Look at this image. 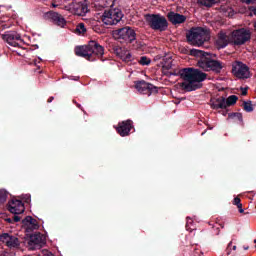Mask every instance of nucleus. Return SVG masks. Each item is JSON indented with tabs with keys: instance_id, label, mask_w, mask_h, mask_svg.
I'll return each instance as SVG.
<instances>
[{
	"instance_id": "39",
	"label": "nucleus",
	"mask_w": 256,
	"mask_h": 256,
	"mask_svg": "<svg viewBox=\"0 0 256 256\" xmlns=\"http://www.w3.org/2000/svg\"><path fill=\"white\" fill-rule=\"evenodd\" d=\"M109 1L111 3L110 7H113V5H115V1H117V0H109Z\"/></svg>"
},
{
	"instance_id": "44",
	"label": "nucleus",
	"mask_w": 256,
	"mask_h": 256,
	"mask_svg": "<svg viewBox=\"0 0 256 256\" xmlns=\"http://www.w3.org/2000/svg\"><path fill=\"white\" fill-rule=\"evenodd\" d=\"M74 81H79V77H75V78H74Z\"/></svg>"
},
{
	"instance_id": "30",
	"label": "nucleus",
	"mask_w": 256,
	"mask_h": 256,
	"mask_svg": "<svg viewBox=\"0 0 256 256\" xmlns=\"http://www.w3.org/2000/svg\"><path fill=\"white\" fill-rule=\"evenodd\" d=\"M233 205H236L239 209V213H245V210H243V204H241V198L235 197L233 200Z\"/></svg>"
},
{
	"instance_id": "34",
	"label": "nucleus",
	"mask_w": 256,
	"mask_h": 256,
	"mask_svg": "<svg viewBox=\"0 0 256 256\" xmlns=\"http://www.w3.org/2000/svg\"><path fill=\"white\" fill-rule=\"evenodd\" d=\"M240 91H241V95L245 96V95H247V91H249V88L248 87H246V88L241 87Z\"/></svg>"
},
{
	"instance_id": "8",
	"label": "nucleus",
	"mask_w": 256,
	"mask_h": 256,
	"mask_svg": "<svg viewBox=\"0 0 256 256\" xmlns=\"http://www.w3.org/2000/svg\"><path fill=\"white\" fill-rule=\"evenodd\" d=\"M247 41H251V31L241 28L232 32V42L234 45H245Z\"/></svg>"
},
{
	"instance_id": "38",
	"label": "nucleus",
	"mask_w": 256,
	"mask_h": 256,
	"mask_svg": "<svg viewBox=\"0 0 256 256\" xmlns=\"http://www.w3.org/2000/svg\"><path fill=\"white\" fill-rule=\"evenodd\" d=\"M76 107H78V109H81V111H83V113H86L85 110L83 109V107L81 106V104L77 103Z\"/></svg>"
},
{
	"instance_id": "20",
	"label": "nucleus",
	"mask_w": 256,
	"mask_h": 256,
	"mask_svg": "<svg viewBox=\"0 0 256 256\" xmlns=\"http://www.w3.org/2000/svg\"><path fill=\"white\" fill-rule=\"evenodd\" d=\"M167 17L168 21H170L172 25H181V23H185V21H187V16L173 11L169 12Z\"/></svg>"
},
{
	"instance_id": "21",
	"label": "nucleus",
	"mask_w": 256,
	"mask_h": 256,
	"mask_svg": "<svg viewBox=\"0 0 256 256\" xmlns=\"http://www.w3.org/2000/svg\"><path fill=\"white\" fill-rule=\"evenodd\" d=\"M217 49H225L229 45V36L225 32H219L215 41Z\"/></svg>"
},
{
	"instance_id": "17",
	"label": "nucleus",
	"mask_w": 256,
	"mask_h": 256,
	"mask_svg": "<svg viewBox=\"0 0 256 256\" xmlns=\"http://www.w3.org/2000/svg\"><path fill=\"white\" fill-rule=\"evenodd\" d=\"M132 129H133V121L125 120L118 123V127L116 128V131L117 133H119L121 137H127V135L131 133Z\"/></svg>"
},
{
	"instance_id": "29",
	"label": "nucleus",
	"mask_w": 256,
	"mask_h": 256,
	"mask_svg": "<svg viewBox=\"0 0 256 256\" xmlns=\"http://www.w3.org/2000/svg\"><path fill=\"white\" fill-rule=\"evenodd\" d=\"M198 3L204 7H213L217 3V0H198Z\"/></svg>"
},
{
	"instance_id": "3",
	"label": "nucleus",
	"mask_w": 256,
	"mask_h": 256,
	"mask_svg": "<svg viewBox=\"0 0 256 256\" xmlns=\"http://www.w3.org/2000/svg\"><path fill=\"white\" fill-rule=\"evenodd\" d=\"M186 39L189 45H193L194 47H201L205 41H209L210 39L209 30L203 27L191 28L186 33Z\"/></svg>"
},
{
	"instance_id": "1",
	"label": "nucleus",
	"mask_w": 256,
	"mask_h": 256,
	"mask_svg": "<svg viewBox=\"0 0 256 256\" xmlns=\"http://www.w3.org/2000/svg\"><path fill=\"white\" fill-rule=\"evenodd\" d=\"M190 55L197 57L196 67H199V69L203 71H213V73L219 75L221 70L225 67V63L215 60V54L203 50L191 49Z\"/></svg>"
},
{
	"instance_id": "36",
	"label": "nucleus",
	"mask_w": 256,
	"mask_h": 256,
	"mask_svg": "<svg viewBox=\"0 0 256 256\" xmlns=\"http://www.w3.org/2000/svg\"><path fill=\"white\" fill-rule=\"evenodd\" d=\"M243 3H246V5H253L255 3V0H242Z\"/></svg>"
},
{
	"instance_id": "23",
	"label": "nucleus",
	"mask_w": 256,
	"mask_h": 256,
	"mask_svg": "<svg viewBox=\"0 0 256 256\" xmlns=\"http://www.w3.org/2000/svg\"><path fill=\"white\" fill-rule=\"evenodd\" d=\"M211 109H227L225 104V97L220 96L218 98H211L210 100Z\"/></svg>"
},
{
	"instance_id": "41",
	"label": "nucleus",
	"mask_w": 256,
	"mask_h": 256,
	"mask_svg": "<svg viewBox=\"0 0 256 256\" xmlns=\"http://www.w3.org/2000/svg\"><path fill=\"white\" fill-rule=\"evenodd\" d=\"M6 221H7L8 223H13V220H12L11 218H8Z\"/></svg>"
},
{
	"instance_id": "13",
	"label": "nucleus",
	"mask_w": 256,
	"mask_h": 256,
	"mask_svg": "<svg viewBox=\"0 0 256 256\" xmlns=\"http://www.w3.org/2000/svg\"><path fill=\"white\" fill-rule=\"evenodd\" d=\"M0 241L9 249H19V247H21V240L14 235H10L9 233L1 234Z\"/></svg>"
},
{
	"instance_id": "9",
	"label": "nucleus",
	"mask_w": 256,
	"mask_h": 256,
	"mask_svg": "<svg viewBox=\"0 0 256 256\" xmlns=\"http://www.w3.org/2000/svg\"><path fill=\"white\" fill-rule=\"evenodd\" d=\"M88 49L90 54V59H101L103 61V55H105V48L101 46L97 41L91 40L88 43Z\"/></svg>"
},
{
	"instance_id": "37",
	"label": "nucleus",
	"mask_w": 256,
	"mask_h": 256,
	"mask_svg": "<svg viewBox=\"0 0 256 256\" xmlns=\"http://www.w3.org/2000/svg\"><path fill=\"white\" fill-rule=\"evenodd\" d=\"M55 100V97L50 96L47 100V103H53V101Z\"/></svg>"
},
{
	"instance_id": "40",
	"label": "nucleus",
	"mask_w": 256,
	"mask_h": 256,
	"mask_svg": "<svg viewBox=\"0 0 256 256\" xmlns=\"http://www.w3.org/2000/svg\"><path fill=\"white\" fill-rule=\"evenodd\" d=\"M231 248V242L229 243V245H228V248H227V255H229L230 254V252H229V249Z\"/></svg>"
},
{
	"instance_id": "26",
	"label": "nucleus",
	"mask_w": 256,
	"mask_h": 256,
	"mask_svg": "<svg viewBox=\"0 0 256 256\" xmlns=\"http://www.w3.org/2000/svg\"><path fill=\"white\" fill-rule=\"evenodd\" d=\"M238 100L239 97H237L236 95L229 96L227 99H225L226 109L227 107H232V105H235V103H237Z\"/></svg>"
},
{
	"instance_id": "28",
	"label": "nucleus",
	"mask_w": 256,
	"mask_h": 256,
	"mask_svg": "<svg viewBox=\"0 0 256 256\" xmlns=\"http://www.w3.org/2000/svg\"><path fill=\"white\" fill-rule=\"evenodd\" d=\"M9 197V192L5 189H0V205H3Z\"/></svg>"
},
{
	"instance_id": "47",
	"label": "nucleus",
	"mask_w": 256,
	"mask_h": 256,
	"mask_svg": "<svg viewBox=\"0 0 256 256\" xmlns=\"http://www.w3.org/2000/svg\"><path fill=\"white\" fill-rule=\"evenodd\" d=\"M73 103H74V105H77V101L76 100H73Z\"/></svg>"
},
{
	"instance_id": "42",
	"label": "nucleus",
	"mask_w": 256,
	"mask_h": 256,
	"mask_svg": "<svg viewBox=\"0 0 256 256\" xmlns=\"http://www.w3.org/2000/svg\"><path fill=\"white\" fill-rule=\"evenodd\" d=\"M243 249H244V251H248L249 246H244Z\"/></svg>"
},
{
	"instance_id": "2",
	"label": "nucleus",
	"mask_w": 256,
	"mask_h": 256,
	"mask_svg": "<svg viewBox=\"0 0 256 256\" xmlns=\"http://www.w3.org/2000/svg\"><path fill=\"white\" fill-rule=\"evenodd\" d=\"M179 75L181 79L187 81L183 82L181 87L184 91L188 92L201 89L202 85L196 83H203L207 79V73L195 68H183L179 71Z\"/></svg>"
},
{
	"instance_id": "22",
	"label": "nucleus",
	"mask_w": 256,
	"mask_h": 256,
	"mask_svg": "<svg viewBox=\"0 0 256 256\" xmlns=\"http://www.w3.org/2000/svg\"><path fill=\"white\" fill-rule=\"evenodd\" d=\"M47 15L55 25H58V27H65L67 21H65V18H63L61 14L57 12H49Z\"/></svg>"
},
{
	"instance_id": "25",
	"label": "nucleus",
	"mask_w": 256,
	"mask_h": 256,
	"mask_svg": "<svg viewBox=\"0 0 256 256\" xmlns=\"http://www.w3.org/2000/svg\"><path fill=\"white\" fill-rule=\"evenodd\" d=\"M228 119H237L241 125H244L243 123V114L240 112H232L228 114Z\"/></svg>"
},
{
	"instance_id": "15",
	"label": "nucleus",
	"mask_w": 256,
	"mask_h": 256,
	"mask_svg": "<svg viewBox=\"0 0 256 256\" xmlns=\"http://www.w3.org/2000/svg\"><path fill=\"white\" fill-rule=\"evenodd\" d=\"M2 39L8 43L11 47H19L20 43H23V39H21V34L15 32V31H9L6 32L3 36Z\"/></svg>"
},
{
	"instance_id": "14",
	"label": "nucleus",
	"mask_w": 256,
	"mask_h": 256,
	"mask_svg": "<svg viewBox=\"0 0 256 256\" xmlns=\"http://www.w3.org/2000/svg\"><path fill=\"white\" fill-rule=\"evenodd\" d=\"M70 11H72L74 15L83 17L85 14L89 13V6L87 5V2L73 1L70 4Z\"/></svg>"
},
{
	"instance_id": "32",
	"label": "nucleus",
	"mask_w": 256,
	"mask_h": 256,
	"mask_svg": "<svg viewBox=\"0 0 256 256\" xmlns=\"http://www.w3.org/2000/svg\"><path fill=\"white\" fill-rule=\"evenodd\" d=\"M76 32L77 33H87V29L85 28V24L84 23H79L76 27Z\"/></svg>"
},
{
	"instance_id": "43",
	"label": "nucleus",
	"mask_w": 256,
	"mask_h": 256,
	"mask_svg": "<svg viewBox=\"0 0 256 256\" xmlns=\"http://www.w3.org/2000/svg\"><path fill=\"white\" fill-rule=\"evenodd\" d=\"M233 251L237 250V246L232 247Z\"/></svg>"
},
{
	"instance_id": "11",
	"label": "nucleus",
	"mask_w": 256,
	"mask_h": 256,
	"mask_svg": "<svg viewBox=\"0 0 256 256\" xmlns=\"http://www.w3.org/2000/svg\"><path fill=\"white\" fill-rule=\"evenodd\" d=\"M232 73L238 79H249V77H251L249 73V66L243 64V62H236L232 65Z\"/></svg>"
},
{
	"instance_id": "10",
	"label": "nucleus",
	"mask_w": 256,
	"mask_h": 256,
	"mask_svg": "<svg viewBox=\"0 0 256 256\" xmlns=\"http://www.w3.org/2000/svg\"><path fill=\"white\" fill-rule=\"evenodd\" d=\"M135 88L139 93H141L142 95H148V97L150 95L157 94L159 91L156 86L149 82H145V80L136 82Z\"/></svg>"
},
{
	"instance_id": "48",
	"label": "nucleus",
	"mask_w": 256,
	"mask_h": 256,
	"mask_svg": "<svg viewBox=\"0 0 256 256\" xmlns=\"http://www.w3.org/2000/svg\"><path fill=\"white\" fill-rule=\"evenodd\" d=\"M202 135H205V131H204V132H202Z\"/></svg>"
},
{
	"instance_id": "35",
	"label": "nucleus",
	"mask_w": 256,
	"mask_h": 256,
	"mask_svg": "<svg viewBox=\"0 0 256 256\" xmlns=\"http://www.w3.org/2000/svg\"><path fill=\"white\" fill-rule=\"evenodd\" d=\"M12 221H13V223H19V221H21V217L14 215Z\"/></svg>"
},
{
	"instance_id": "27",
	"label": "nucleus",
	"mask_w": 256,
	"mask_h": 256,
	"mask_svg": "<svg viewBox=\"0 0 256 256\" xmlns=\"http://www.w3.org/2000/svg\"><path fill=\"white\" fill-rule=\"evenodd\" d=\"M242 107L243 110L246 111V113H253L254 108L251 101H243Z\"/></svg>"
},
{
	"instance_id": "46",
	"label": "nucleus",
	"mask_w": 256,
	"mask_h": 256,
	"mask_svg": "<svg viewBox=\"0 0 256 256\" xmlns=\"http://www.w3.org/2000/svg\"><path fill=\"white\" fill-rule=\"evenodd\" d=\"M254 15L256 16V8L253 10Z\"/></svg>"
},
{
	"instance_id": "45",
	"label": "nucleus",
	"mask_w": 256,
	"mask_h": 256,
	"mask_svg": "<svg viewBox=\"0 0 256 256\" xmlns=\"http://www.w3.org/2000/svg\"><path fill=\"white\" fill-rule=\"evenodd\" d=\"M222 115H227V111L222 112Z\"/></svg>"
},
{
	"instance_id": "31",
	"label": "nucleus",
	"mask_w": 256,
	"mask_h": 256,
	"mask_svg": "<svg viewBox=\"0 0 256 256\" xmlns=\"http://www.w3.org/2000/svg\"><path fill=\"white\" fill-rule=\"evenodd\" d=\"M138 63L143 66L151 65V59H149L147 56H142L140 57Z\"/></svg>"
},
{
	"instance_id": "24",
	"label": "nucleus",
	"mask_w": 256,
	"mask_h": 256,
	"mask_svg": "<svg viewBox=\"0 0 256 256\" xmlns=\"http://www.w3.org/2000/svg\"><path fill=\"white\" fill-rule=\"evenodd\" d=\"M172 67H173V60L171 59V57L163 58L162 73H164V75H167V73H169V69H171Z\"/></svg>"
},
{
	"instance_id": "19",
	"label": "nucleus",
	"mask_w": 256,
	"mask_h": 256,
	"mask_svg": "<svg viewBox=\"0 0 256 256\" xmlns=\"http://www.w3.org/2000/svg\"><path fill=\"white\" fill-rule=\"evenodd\" d=\"M22 224L26 227V233H31L32 231H37V229H39V222L31 216H27L22 220Z\"/></svg>"
},
{
	"instance_id": "33",
	"label": "nucleus",
	"mask_w": 256,
	"mask_h": 256,
	"mask_svg": "<svg viewBox=\"0 0 256 256\" xmlns=\"http://www.w3.org/2000/svg\"><path fill=\"white\" fill-rule=\"evenodd\" d=\"M25 203H31V195L29 194H26L24 197H23Z\"/></svg>"
},
{
	"instance_id": "12",
	"label": "nucleus",
	"mask_w": 256,
	"mask_h": 256,
	"mask_svg": "<svg viewBox=\"0 0 256 256\" xmlns=\"http://www.w3.org/2000/svg\"><path fill=\"white\" fill-rule=\"evenodd\" d=\"M43 245H45V237L43 236V234H41V232L30 234V238L28 241V249L30 251L41 249Z\"/></svg>"
},
{
	"instance_id": "7",
	"label": "nucleus",
	"mask_w": 256,
	"mask_h": 256,
	"mask_svg": "<svg viewBox=\"0 0 256 256\" xmlns=\"http://www.w3.org/2000/svg\"><path fill=\"white\" fill-rule=\"evenodd\" d=\"M109 51L114 53V55L124 61V63H131V61H133V55H131V52L117 43L111 44Z\"/></svg>"
},
{
	"instance_id": "6",
	"label": "nucleus",
	"mask_w": 256,
	"mask_h": 256,
	"mask_svg": "<svg viewBox=\"0 0 256 256\" xmlns=\"http://www.w3.org/2000/svg\"><path fill=\"white\" fill-rule=\"evenodd\" d=\"M123 19V12L119 8L105 11L101 16L104 25H117Z\"/></svg>"
},
{
	"instance_id": "4",
	"label": "nucleus",
	"mask_w": 256,
	"mask_h": 256,
	"mask_svg": "<svg viewBox=\"0 0 256 256\" xmlns=\"http://www.w3.org/2000/svg\"><path fill=\"white\" fill-rule=\"evenodd\" d=\"M144 19L152 31L163 32L169 27L167 18L161 14H145Z\"/></svg>"
},
{
	"instance_id": "5",
	"label": "nucleus",
	"mask_w": 256,
	"mask_h": 256,
	"mask_svg": "<svg viewBox=\"0 0 256 256\" xmlns=\"http://www.w3.org/2000/svg\"><path fill=\"white\" fill-rule=\"evenodd\" d=\"M112 36L116 41H120V43H133L137 39V33L129 26L113 30Z\"/></svg>"
},
{
	"instance_id": "18",
	"label": "nucleus",
	"mask_w": 256,
	"mask_h": 256,
	"mask_svg": "<svg viewBox=\"0 0 256 256\" xmlns=\"http://www.w3.org/2000/svg\"><path fill=\"white\" fill-rule=\"evenodd\" d=\"M74 53L77 57H83L87 61H95V58H91L89 54V44L84 46H76Z\"/></svg>"
},
{
	"instance_id": "16",
	"label": "nucleus",
	"mask_w": 256,
	"mask_h": 256,
	"mask_svg": "<svg viewBox=\"0 0 256 256\" xmlns=\"http://www.w3.org/2000/svg\"><path fill=\"white\" fill-rule=\"evenodd\" d=\"M7 209L13 215H21V213H25V205L23 201L17 199H11L7 204Z\"/></svg>"
}]
</instances>
